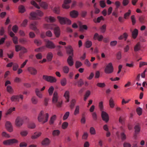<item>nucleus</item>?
Listing matches in <instances>:
<instances>
[{
	"mask_svg": "<svg viewBox=\"0 0 147 147\" xmlns=\"http://www.w3.org/2000/svg\"><path fill=\"white\" fill-rule=\"evenodd\" d=\"M49 118V114L47 113L45 114L44 111H42L38 115V120L39 122L44 124L48 121Z\"/></svg>",
	"mask_w": 147,
	"mask_h": 147,
	"instance_id": "f257e3e1",
	"label": "nucleus"
},
{
	"mask_svg": "<svg viewBox=\"0 0 147 147\" xmlns=\"http://www.w3.org/2000/svg\"><path fill=\"white\" fill-rule=\"evenodd\" d=\"M30 15L31 18L33 20L40 19L39 17H41L44 15V13L40 10H37L36 12H33L31 13Z\"/></svg>",
	"mask_w": 147,
	"mask_h": 147,
	"instance_id": "f03ea898",
	"label": "nucleus"
},
{
	"mask_svg": "<svg viewBox=\"0 0 147 147\" xmlns=\"http://www.w3.org/2000/svg\"><path fill=\"white\" fill-rule=\"evenodd\" d=\"M57 18L60 24L61 25L66 24L70 25L71 23V20L66 17L59 16L57 17Z\"/></svg>",
	"mask_w": 147,
	"mask_h": 147,
	"instance_id": "7ed1b4c3",
	"label": "nucleus"
},
{
	"mask_svg": "<svg viewBox=\"0 0 147 147\" xmlns=\"http://www.w3.org/2000/svg\"><path fill=\"white\" fill-rule=\"evenodd\" d=\"M113 69L112 63L111 62H110L106 65L104 69V71L106 74H110L113 72Z\"/></svg>",
	"mask_w": 147,
	"mask_h": 147,
	"instance_id": "20e7f679",
	"label": "nucleus"
},
{
	"mask_svg": "<svg viewBox=\"0 0 147 147\" xmlns=\"http://www.w3.org/2000/svg\"><path fill=\"white\" fill-rule=\"evenodd\" d=\"M59 96L57 92L55 91L53 94L52 98V102L53 104H56L57 107H59L61 105V103L58 101Z\"/></svg>",
	"mask_w": 147,
	"mask_h": 147,
	"instance_id": "39448f33",
	"label": "nucleus"
},
{
	"mask_svg": "<svg viewBox=\"0 0 147 147\" xmlns=\"http://www.w3.org/2000/svg\"><path fill=\"white\" fill-rule=\"evenodd\" d=\"M18 142V141L15 139H12L7 140L4 141L3 144L6 145H11L15 143H16Z\"/></svg>",
	"mask_w": 147,
	"mask_h": 147,
	"instance_id": "423d86ee",
	"label": "nucleus"
},
{
	"mask_svg": "<svg viewBox=\"0 0 147 147\" xmlns=\"http://www.w3.org/2000/svg\"><path fill=\"white\" fill-rule=\"evenodd\" d=\"M43 78L44 80L51 83L55 82L57 81V79L55 78L53 76H43Z\"/></svg>",
	"mask_w": 147,
	"mask_h": 147,
	"instance_id": "0eeeda50",
	"label": "nucleus"
},
{
	"mask_svg": "<svg viewBox=\"0 0 147 147\" xmlns=\"http://www.w3.org/2000/svg\"><path fill=\"white\" fill-rule=\"evenodd\" d=\"M23 119L20 117H17L16 119L15 123L16 125L18 127L21 126L23 124Z\"/></svg>",
	"mask_w": 147,
	"mask_h": 147,
	"instance_id": "6e6552de",
	"label": "nucleus"
},
{
	"mask_svg": "<svg viewBox=\"0 0 147 147\" xmlns=\"http://www.w3.org/2000/svg\"><path fill=\"white\" fill-rule=\"evenodd\" d=\"M46 41V46L47 47L50 49H54L56 47L55 45L52 41L49 40H47Z\"/></svg>",
	"mask_w": 147,
	"mask_h": 147,
	"instance_id": "1a4fd4ad",
	"label": "nucleus"
},
{
	"mask_svg": "<svg viewBox=\"0 0 147 147\" xmlns=\"http://www.w3.org/2000/svg\"><path fill=\"white\" fill-rule=\"evenodd\" d=\"M54 32L55 36L57 37H59L61 34L60 30L59 27L56 25V26L54 27Z\"/></svg>",
	"mask_w": 147,
	"mask_h": 147,
	"instance_id": "9d476101",
	"label": "nucleus"
},
{
	"mask_svg": "<svg viewBox=\"0 0 147 147\" xmlns=\"http://www.w3.org/2000/svg\"><path fill=\"white\" fill-rule=\"evenodd\" d=\"M44 19L45 20L48 22H54L56 21V19L54 17L51 16H46L45 17Z\"/></svg>",
	"mask_w": 147,
	"mask_h": 147,
	"instance_id": "9b49d317",
	"label": "nucleus"
},
{
	"mask_svg": "<svg viewBox=\"0 0 147 147\" xmlns=\"http://www.w3.org/2000/svg\"><path fill=\"white\" fill-rule=\"evenodd\" d=\"M101 117L103 121L107 123L109 119V115L105 112L102 111Z\"/></svg>",
	"mask_w": 147,
	"mask_h": 147,
	"instance_id": "f8f14e48",
	"label": "nucleus"
},
{
	"mask_svg": "<svg viewBox=\"0 0 147 147\" xmlns=\"http://www.w3.org/2000/svg\"><path fill=\"white\" fill-rule=\"evenodd\" d=\"M5 126L7 130L11 132L13 131V129L11 123L9 121H7L5 123Z\"/></svg>",
	"mask_w": 147,
	"mask_h": 147,
	"instance_id": "ddd939ff",
	"label": "nucleus"
},
{
	"mask_svg": "<svg viewBox=\"0 0 147 147\" xmlns=\"http://www.w3.org/2000/svg\"><path fill=\"white\" fill-rule=\"evenodd\" d=\"M73 57V56L69 55L67 59V63L70 66H72L74 65V61Z\"/></svg>",
	"mask_w": 147,
	"mask_h": 147,
	"instance_id": "4468645a",
	"label": "nucleus"
},
{
	"mask_svg": "<svg viewBox=\"0 0 147 147\" xmlns=\"http://www.w3.org/2000/svg\"><path fill=\"white\" fill-rule=\"evenodd\" d=\"M79 15V13L77 11L73 10L70 12V16L72 18H77Z\"/></svg>",
	"mask_w": 147,
	"mask_h": 147,
	"instance_id": "2eb2a0df",
	"label": "nucleus"
},
{
	"mask_svg": "<svg viewBox=\"0 0 147 147\" xmlns=\"http://www.w3.org/2000/svg\"><path fill=\"white\" fill-rule=\"evenodd\" d=\"M56 25L55 24H45L43 25V27L44 28L46 29H51L52 30L53 29V27Z\"/></svg>",
	"mask_w": 147,
	"mask_h": 147,
	"instance_id": "dca6fc26",
	"label": "nucleus"
},
{
	"mask_svg": "<svg viewBox=\"0 0 147 147\" xmlns=\"http://www.w3.org/2000/svg\"><path fill=\"white\" fill-rule=\"evenodd\" d=\"M28 70L32 75H35L37 73V70L35 68L32 67H29L28 68Z\"/></svg>",
	"mask_w": 147,
	"mask_h": 147,
	"instance_id": "f3484780",
	"label": "nucleus"
},
{
	"mask_svg": "<svg viewBox=\"0 0 147 147\" xmlns=\"http://www.w3.org/2000/svg\"><path fill=\"white\" fill-rule=\"evenodd\" d=\"M78 23L79 25L80 30V31H82L84 30H87L88 27L86 25H82V23L80 21H78Z\"/></svg>",
	"mask_w": 147,
	"mask_h": 147,
	"instance_id": "a211bd4d",
	"label": "nucleus"
},
{
	"mask_svg": "<svg viewBox=\"0 0 147 147\" xmlns=\"http://www.w3.org/2000/svg\"><path fill=\"white\" fill-rule=\"evenodd\" d=\"M63 96L65 98L66 101L68 102L69 101L70 92L69 90L65 91L63 94Z\"/></svg>",
	"mask_w": 147,
	"mask_h": 147,
	"instance_id": "6ab92c4d",
	"label": "nucleus"
},
{
	"mask_svg": "<svg viewBox=\"0 0 147 147\" xmlns=\"http://www.w3.org/2000/svg\"><path fill=\"white\" fill-rule=\"evenodd\" d=\"M103 38L102 35H99L98 33H96L94 35L93 38L95 40L97 39L98 41H101L102 40Z\"/></svg>",
	"mask_w": 147,
	"mask_h": 147,
	"instance_id": "aec40b11",
	"label": "nucleus"
},
{
	"mask_svg": "<svg viewBox=\"0 0 147 147\" xmlns=\"http://www.w3.org/2000/svg\"><path fill=\"white\" fill-rule=\"evenodd\" d=\"M66 49L67 52L69 55H71L74 56L73 53V49L71 46H69L67 47H65Z\"/></svg>",
	"mask_w": 147,
	"mask_h": 147,
	"instance_id": "412c9836",
	"label": "nucleus"
},
{
	"mask_svg": "<svg viewBox=\"0 0 147 147\" xmlns=\"http://www.w3.org/2000/svg\"><path fill=\"white\" fill-rule=\"evenodd\" d=\"M41 134L42 133L40 132H36L33 135H32L31 138L32 140L37 139L40 136Z\"/></svg>",
	"mask_w": 147,
	"mask_h": 147,
	"instance_id": "4be33fe9",
	"label": "nucleus"
},
{
	"mask_svg": "<svg viewBox=\"0 0 147 147\" xmlns=\"http://www.w3.org/2000/svg\"><path fill=\"white\" fill-rule=\"evenodd\" d=\"M80 106L78 105L76 106L74 113V114L75 116H77L80 113Z\"/></svg>",
	"mask_w": 147,
	"mask_h": 147,
	"instance_id": "5701e85b",
	"label": "nucleus"
},
{
	"mask_svg": "<svg viewBox=\"0 0 147 147\" xmlns=\"http://www.w3.org/2000/svg\"><path fill=\"white\" fill-rule=\"evenodd\" d=\"M35 92L36 95L39 98H41L43 97V94L40 92V91L38 88H36Z\"/></svg>",
	"mask_w": 147,
	"mask_h": 147,
	"instance_id": "b1692460",
	"label": "nucleus"
},
{
	"mask_svg": "<svg viewBox=\"0 0 147 147\" xmlns=\"http://www.w3.org/2000/svg\"><path fill=\"white\" fill-rule=\"evenodd\" d=\"M50 142L51 141L49 139L46 138L42 141V144L44 146H47L50 144Z\"/></svg>",
	"mask_w": 147,
	"mask_h": 147,
	"instance_id": "393cba45",
	"label": "nucleus"
},
{
	"mask_svg": "<svg viewBox=\"0 0 147 147\" xmlns=\"http://www.w3.org/2000/svg\"><path fill=\"white\" fill-rule=\"evenodd\" d=\"M109 102L110 107L112 108H114L115 106V103L114 100L112 98H110Z\"/></svg>",
	"mask_w": 147,
	"mask_h": 147,
	"instance_id": "a878e982",
	"label": "nucleus"
},
{
	"mask_svg": "<svg viewBox=\"0 0 147 147\" xmlns=\"http://www.w3.org/2000/svg\"><path fill=\"white\" fill-rule=\"evenodd\" d=\"M138 30L136 29H135L132 32V36L134 39L136 38L138 34Z\"/></svg>",
	"mask_w": 147,
	"mask_h": 147,
	"instance_id": "bb28decb",
	"label": "nucleus"
},
{
	"mask_svg": "<svg viewBox=\"0 0 147 147\" xmlns=\"http://www.w3.org/2000/svg\"><path fill=\"white\" fill-rule=\"evenodd\" d=\"M11 100L12 102L19 101V97L18 95H13L11 97Z\"/></svg>",
	"mask_w": 147,
	"mask_h": 147,
	"instance_id": "cd10ccee",
	"label": "nucleus"
},
{
	"mask_svg": "<svg viewBox=\"0 0 147 147\" xmlns=\"http://www.w3.org/2000/svg\"><path fill=\"white\" fill-rule=\"evenodd\" d=\"M15 109L16 108L15 107H10L6 111V112L5 113V115H10L13 111H15Z\"/></svg>",
	"mask_w": 147,
	"mask_h": 147,
	"instance_id": "c85d7f7f",
	"label": "nucleus"
},
{
	"mask_svg": "<svg viewBox=\"0 0 147 147\" xmlns=\"http://www.w3.org/2000/svg\"><path fill=\"white\" fill-rule=\"evenodd\" d=\"M60 133V131L58 129L54 130L53 131L52 135L54 136H58Z\"/></svg>",
	"mask_w": 147,
	"mask_h": 147,
	"instance_id": "c756f323",
	"label": "nucleus"
},
{
	"mask_svg": "<svg viewBox=\"0 0 147 147\" xmlns=\"http://www.w3.org/2000/svg\"><path fill=\"white\" fill-rule=\"evenodd\" d=\"M19 11L20 12L23 13L26 11L25 7L23 5H20L18 7Z\"/></svg>",
	"mask_w": 147,
	"mask_h": 147,
	"instance_id": "7c9ffc66",
	"label": "nucleus"
},
{
	"mask_svg": "<svg viewBox=\"0 0 147 147\" xmlns=\"http://www.w3.org/2000/svg\"><path fill=\"white\" fill-rule=\"evenodd\" d=\"M56 119V116L55 115H54L52 116L50 119L49 123L50 124H53L54 123V121Z\"/></svg>",
	"mask_w": 147,
	"mask_h": 147,
	"instance_id": "2f4dec72",
	"label": "nucleus"
},
{
	"mask_svg": "<svg viewBox=\"0 0 147 147\" xmlns=\"http://www.w3.org/2000/svg\"><path fill=\"white\" fill-rule=\"evenodd\" d=\"M92 45V43L91 41L87 40L85 43V47L87 48H89Z\"/></svg>",
	"mask_w": 147,
	"mask_h": 147,
	"instance_id": "473e14b6",
	"label": "nucleus"
},
{
	"mask_svg": "<svg viewBox=\"0 0 147 147\" xmlns=\"http://www.w3.org/2000/svg\"><path fill=\"white\" fill-rule=\"evenodd\" d=\"M21 52L19 54V56L20 58H21V57L23 53H26L27 52V51L26 49L24 48V47H22L21 50Z\"/></svg>",
	"mask_w": 147,
	"mask_h": 147,
	"instance_id": "72a5a7b5",
	"label": "nucleus"
},
{
	"mask_svg": "<svg viewBox=\"0 0 147 147\" xmlns=\"http://www.w3.org/2000/svg\"><path fill=\"white\" fill-rule=\"evenodd\" d=\"M104 20V18L102 16H100L97 18L96 20H94L93 21L95 23H99L101 21Z\"/></svg>",
	"mask_w": 147,
	"mask_h": 147,
	"instance_id": "f704fd0d",
	"label": "nucleus"
},
{
	"mask_svg": "<svg viewBox=\"0 0 147 147\" xmlns=\"http://www.w3.org/2000/svg\"><path fill=\"white\" fill-rule=\"evenodd\" d=\"M28 133V131L27 130H23L20 132L21 135L22 137L26 136Z\"/></svg>",
	"mask_w": 147,
	"mask_h": 147,
	"instance_id": "c9c22d12",
	"label": "nucleus"
},
{
	"mask_svg": "<svg viewBox=\"0 0 147 147\" xmlns=\"http://www.w3.org/2000/svg\"><path fill=\"white\" fill-rule=\"evenodd\" d=\"M96 85L98 87L101 88H104L105 87L106 85L104 82H98Z\"/></svg>",
	"mask_w": 147,
	"mask_h": 147,
	"instance_id": "e433bc0d",
	"label": "nucleus"
},
{
	"mask_svg": "<svg viewBox=\"0 0 147 147\" xmlns=\"http://www.w3.org/2000/svg\"><path fill=\"white\" fill-rule=\"evenodd\" d=\"M53 57V54L50 52L48 53L47 56V60L48 61H50L52 60Z\"/></svg>",
	"mask_w": 147,
	"mask_h": 147,
	"instance_id": "4c0bfd02",
	"label": "nucleus"
},
{
	"mask_svg": "<svg viewBox=\"0 0 147 147\" xmlns=\"http://www.w3.org/2000/svg\"><path fill=\"white\" fill-rule=\"evenodd\" d=\"M53 11L55 13L59 14L60 13L59 7L58 6L55 7L53 9Z\"/></svg>",
	"mask_w": 147,
	"mask_h": 147,
	"instance_id": "58836bf2",
	"label": "nucleus"
},
{
	"mask_svg": "<svg viewBox=\"0 0 147 147\" xmlns=\"http://www.w3.org/2000/svg\"><path fill=\"white\" fill-rule=\"evenodd\" d=\"M37 22H35L31 24L30 26V28L33 30H35L36 29V25L37 24Z\"/></svg>",
	"mask_w": 147,
	"mask_h": 147,
	"instance_id": "ea45409f",
	"label": "nucleus"
},
{
	"mask_svg": "<svg viewBox=\"0 0 147 147\" xmlns=\"http://www.w3.org/2000/svg\"><path fill=\"white\" fill-rule=\"evenodd\" d=\"M54 90V88L53 86L50 87L48 90V92L50 96H52Z\"/></svg>",
	"mask_w": 147,
	"mask_h": 147,
	"instance_id": "a19ab883",
	"label": "nucleus"
},
{
	"mask_svg": "<svg viewBox=\"0 0 147 147\" xmlns=\"http://www.w3.org/2000/svg\"><path fill=\"white\" fill-rule=\"evenodd\" d=\"M31 4L38 9H40V6L38 5L34 1L32 0L31 1Z\"/></svg>",
	"mask_w": 147,
	"mask_h": 147,
	"instance_id": "79ce46f5",
	"label": "nucleus"
},
{
	"mask_svg": "<svg viewBox=\"0 0 147 147\" xmlns=\"http://www.w3.org/2000/svg\"><path fill=\"white\" fill-rule=\"evenodd\" d=\"M63 72L65 74H67L69 71V68L67 66H64L63 68Z\"/></svg>",
	"mask_w": 147,
	"mask_h": 147,
	"instance_id": "37998d69",
	"label": "nucleus"
},
{
	"mask_svg": "<svg viewBox=\"0 0 147 147\" xmlns=\"http://www.w3.org/2000/svg\"><path fill=\"white\" fill-rule=\"evenodd\" d=\"M7 91L10 93H13V92L12 87L9 85H8L7 87Z\"/></svg>",
	"mask_w": 147,
	"mask_h": 147,
	"instance_id": "c03bdc74",
	"label": "nucleus"
},
{
	"mask_svg": "<svg viewBox=\"0 0 147 147\" xmlns=\"http://www.w3.org/2000/svg\"><path fill=\"white\" fill-rule=\"evenodd\" d=\"M31 101L32 104H36L38 102V99L35 97H33L31 98Z\"/></svg>",
	"mask_w": 147,
	"mask_h": 147,
	"instance_id": "a18cd8bd",
	"label": "nucleus"
},
{
	"mask_svg": "<svg viewBox=\"0 0 147 147\" xmlns=\"http://www.w3.org/2000/svg\"><path fill=\"white\" fill-rule=\"evenodd\" d=\"M90 132L91 135H95L96 134V131L94 127H91L90 128Z\"/></svg>",
	"mask_w": 147,
	"mask_h": 147,
	"instance_id": "49530a36",
	"label": "nucleus"
},
{
	"mask_svg": "<svg viewBox=\"0 0 147 147\" xmlns=\"http://www.w3.org/2000/svg\"><path fill=\"white\" fill-rule=\"evenodd\" d=\"M68 125V123L67 122H63L62 124L61 127L63 129H66Z\"/></svg>",
	"mask_w": 147,
	"mask_h": 147,
	"instance_id": "de8ad7c7",
	"label": "nucleus"
},
{
	"mask_svg": "<svg viewBox=\"0 0 147 147\" xmlns=\"http://www.w3.org/2000/svg\"><path fill=\"white\" fill-rule=\"evenodd\" d=\"M70 113L69 111L67 112L64 115L63 117V120H65L67 119Z\"/></svg>",
	"mask_w": 147,
	"mask_h": 147,
	"instance_id": "09e8293b",
	"label": "nucleus"
},
{
	"mask_svg": "<svg viewBox=\"0 0 147 147\" xmlns=\"http://www.w3.org/2000/svg\"><path fill=\"white\" fill-rule=\"evenodd\" d=\"M136 111L138 114L140 115L142 113V109L140 107H138L136 109Z\"/></svg>",
	"mask_w": 147,
	"mask_h": 147,
	"instance_id": "8fccbe9b",
	"label": "nucleus"
},
{
	"mask_svg": "<svg viewBox=\"0 0 147 147\" xmlns=\"http://www.w3.org/2000/svg\"><path fill=\"white\" fill-rule=\"evenodd\" d=\"M61 84L62 86H65L67 84V80L66 78H64L61 81Z\"/></svg>",
	"mask_w": 147,
	"mask_h": 147,
	"instance_id": "3c124183",
	"label": "nucleus"
},
{
	"mask_svg": "<svg viewBox=\"0 0 147 147\" xmlns=\"http://www.w3.org/2000/svg\"><path fill=\"white\" fill-rule=\"evenodd\" d=\"M140 49V45L139 43H138L134 47V50L135 51H137Z\"/></svg>",
	"mask_w": 147,
	"mask_h": 147,
	"instance_id": "603ef678",
	"label": "nucleus"
},
{
	"mask_svg": "<svg viewBox=\"0 0 147 147\" xmlns=\"http://www.w3.org/2000/svg\"><path fill=\"white\" fill-rule=\"evenodd\" d=\"M135 133L136 134H138L140 131V128L138 125H136L134 127Z\"/></svg>",
	"mask_w": 147,
	"mask_h": 147,
	"instance_id": "864d4df0",
	"label": "nucleus"
},
{
	"mask_svg": "<svg viewBox=\"0 0 147 147\" xmlns=\"http://www.w3.org/2000/svg\"><path fill=\"white\" fill-rule=\"evenodd\" d=\"M76 100L75 99H72L70 102V107H73L74 106L75 104L76 103Z\"/></svg>",
	"mask_w": 147,
	"mask_h": 147,
	"instance_id": "5fc2aeb1",
	"label": "nucleus"
},
{
	"mask_svg": "<svg viewBox=\"0 0 147 147\" xmlns=\"http://www.w3.org/2000/svg\"><path fill=\"white\" fill-rule=\"evenodd\" d=\"M82 65V63L80 61H77L76 62V68L81 67Z\"/></svg>",
	"mask_w": 147,
	"mask_h": 147,
	"instance_id": "6e6d98bb",
	"label": "nucleus"
},
{
	"mask_svg": "<svg viewBox=\"0 0 147 147\" xmlns=\"http://www.w3.org/2000/svg\"><path fill=\"white\" fill-rule=\"evenodd\" d=\"M2 135L3 137H4L5 138H9L10 137V136L9 134L4 131L2 133Z\"/></svg>",
	"mask_w": 147,
	"mask_h": 147,
	"instance_id": "4d7b16f0",
	"label": "nucleus"
},
{
	"mask_svg": "<svg viewBox=\"0 0 147 147\" xmlns=\"http://www.w3.org/2000/svg\"><path fill=\"white\" fill-rule=\"evenodd\" d=\"M130 100V99H127L125 100L124 98H123L121 101V104L122 105H123L126 104Z\"/></svg>",
	"mask_w": 147,
	"mask_h": 147,
	"instance_id": "13d9d810",
	"label": "nucleus"
},
{
	"mask_svg": "<svg viewBox=\"0 0 147 147\" xmlns=\"http://www.w3.org/2000/svg\"><path fill=\"white\" fill-rule=\"evenodd\" d=\"M98 107L101 111L103 110L104 107L103 106V102L102 101L100 102L98 104Z\"/></svg>",
	"mask_w": 147,
	"mask_h": 147,
	"instance_id": "bf43d9fd",
	"label": "nucleus"
},
{
	"mask_svg": "<svg viewBox=\"0 0 147 147\" xmlns=\"http://www.w3.org/2000/svg\"><path fill=\"white\" fill-rule=\"evenodd\" d=\"M100 7L102 8H104L106 6V4L105 1L104 0L101 1L100 2Z\"/></svg>",
	"mask_w": 147,
	"mask_h": 147,
	"instance_id": "052dcab7",
	"label": "nucleus"
},
{
	"mask_svg": "<svg viewBox=\"0 0 147 147\" xmlns=\"http://www.w3.org/2000/svg\"><path fill=\"white\" fill-rule=\"evenodd\" d=\"M22 47V46L19 45H16L15 46L16 51V52H18L20 51H21Z\"/></svg>",
	"mask_w": 147,
	"mask_h": 147,
	"instance_id": "680f3d73",
	"label": "nucleus"
},
{
	"mask_svg": "<svg viewBox=\"0 0 147 147\" xmlns=\"http://www.w3.org/2000/svg\"><path fill=\"white\" fill-rule=\"evenodd\" d=\"M106 26L105 25H103L100 28V31L102 33H104L106 30Z\"/></svg>",
	"mask_w": 147,
	"mask_h": 147,
	"instance_id": "e2e57ef3",
	"label": "nucleus"
},
{
	"mask_svg": "<svg viewBox=\"0 0 147 147\" xmlns=\"http://www.w3.org/2000/svg\"><path fill=\"white\" fill-rule=\"evenodd\" d=\"M46 35L47 37H51L52 36L53 34L52 32L50 30H48L46 32Z\"/></svg>",
	"mask_w": 147,
	"mask_h": 147,
	"instance_id": "0e129e2a",
	"label": "nucleus"
},
{
	"mask_svg": "<svg viewBox=\"0 0 147 147\" xmlns=\"http://www.w3.org/2000/svg\"><path fill=\"white\" fill-rule=\"evenodd\" d=\"M28 127L30 129H34L36 127V125L34 123H30L28 124Z\"/></svg>",
	"mask_w": 147,
	"mask_h": 147,
	"instance_id": "69168bd1",
	"label": "nucleus"
},
{
	"mask_svg": "<svg viewBox=\"0 0 147 147\" xmlns=\"http://www.w3.org/2000/svg\"><path fill=\"white\" fill-rule=\"evenodd\" d=\"M19 66L18 64L16 63H13V69L14 71H16L18 67Z\"/></svg>",
	"mask_w": 147,
	"mask_h": 147,
	"instance_id": "338daca9",
	"label": "nucleus"
},
{
	"mask_svg": "<svg viewBox=\"0 0 147 147\" xmlns=\"http://www.w3.org/2000/svg\"><path fill=\"white\" fill-rule=\"evenodd\" d=\"M117 42L116 40L112 41L110 43V45L112 47H113L116 45L117 44Z\"/></svg>",
	"mask_w": 147,
	"mask_h": 147,
	"instance_id": "774afa93",
	"label": "nucleus"
}]
</instances>
